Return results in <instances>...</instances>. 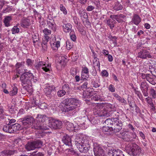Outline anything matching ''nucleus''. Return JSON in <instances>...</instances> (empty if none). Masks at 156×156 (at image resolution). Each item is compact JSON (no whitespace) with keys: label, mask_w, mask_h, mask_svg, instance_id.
I'll return each instance as SVG.
<instances>
[{"label":"nucleus","mask_w":156,"mask_h":156,"mask_svg":"<svg viewBox=\"0 0 156 156\" xmlns=\"http://www.w3.org/2000/svg\"><path fill=\"white\" fill-rule=\"evenodd\" d=\"M75 140L76 145L80 152L85 153L88 152L90 147V144L86 137L76 135Z\"/></svg>","instance_id":"f257e3e1"},{"label":"nucleus","mask_w":156,"mask_h":156,"mask_svg":"<svg viewBox=\"0 0 156 156\" xmlns=\"http://www.w3.org/2000/svg\"><path fill=\"white\" fill-rule=\"evenodd\" d=\"M62 103L66 106L64 108L65 112H69L75 110L77 106L80 105V101L76 98H67L63 100Z\"/></svg>","instance_id":"f03ea898"},{"label":"nucleus","mask_w":156,"mask_h":156,"mask_svg":"<svg viewBox=\"0 0 156 156\" xmlns=\"http://www.w3.org/2000/svg\"><path fill=\"white\" fill-rule=\"evenodd\" d=\"M104 104H98L96 105L93 110V113L96 116L103 117L106 118L112 116L111 112H108L106 110H104Z\"/></svg>","instance_id":"7ed1b4c3"},{"label":"nucleus","mask_w":156,"mask_h":156,"mask_svg":"<svg viewBox=\"0 0 156 156\" xmlns=\"http://www.w3.org/2000/svg\"><path fill=\"white\" fill-rule=\"evenodd\" d=\"M24 70L25 72L26 70ZM20 80L22 85H25V84L30 83V82H32V81L35 83L37 80L36 78H34L32 73L30 71L25 72L21 75L20 77Z\"/></svg>","instance_id":"20e7f679"},{"label":"nucleus","mask_w":156,"mask_h":156,"mask_svg":"<svg viewBox=\"0 0 156 156\" xmlns=\"http://www.w3.org/2000/svg\"><path fill=\"white\" fill-rule=\"evenodd\" d=\"M113 125L111 127V129L113 133H116L119 132L122 129V121L116 118H113Z\"/></svg>","instance_id":"39448f33"},{"label":"nucleus","mask_w":156,"mask_h":156,"mask_svg":"<svg viewBox=\"0 0 156 156\" xmlns=\"http://www.w3.org/2000/svg\"><path fill=\"white\" fill-rule=\"evenodd\" d=\"M62 125V122L59 120H56L53 119H51L49 120L48 128L55 129H61Z\"/></svg>","instance_id":"423d86ee"},{"label":"nucleus","mask_w":156,"mask_h":156,"mask_svg":"<svg viewBox=\"0 0 156 156\" xmlns=\"http://www.w3.org/2000/svg\"><path fill=\"white\" fill-rule=\"evenodd\" d=\"M106 149L108 156H124L122 151L119 149L115 150L109 147Z\"/></svg>","instance_id":"0eeeda50"},{"label":"nucleus","mask_w":156,"mask_h":156,"mask_svg":"<svg viewBox=\"0 0 156 156\" xmlns=\"http://www.w3.org/2000/svg\"><path fill=\"white\" fill-rule=\"evenodd\" d=\"M20 119L21 120L22 125L27 127L30 126L34 121V118L30 115L26 116Z\"/></svg>","instance_id":"6e6552de"},{"label":"nucleus","mask_w":156,"mask_h":156,"mask_svg":"<svg viewBox=\"0 0 156 156\" xmlns=\"http://www.w3.org/2000/svg\"><path fill=\"white\" fill-rule=\"evenodd\" d=\"M152 57L149 51L146 49H142L138 53V57L143 59H146L147 58H152Z\"/></svg>","instance_id":"1a4fd4ad"},{"label":"nucleus","mask_w":156,"mask_h":156,"mask_svg":"<svg viewBox=\"0 0 156 156\" xmlns=\"http://www.w3.org/2000/svg\"><path fill=\"white\" fill-rule=\"evenodd\" d=\"M130 149V154L133 156H138L141 152V148L135 144H133Z\"/></svg>","instance_id":"9d476101"},{"label":"nucleus","mask_w":156,"mask_h":156,"mask_svg":"<svg viewBox=\"0 0 156 156\" xmlns=\"http://www.w3.org/2000/svg\"><path fill=\"white\" fill-rule=\"evenodd\" d=\"M32 128L35 129H42L44 130H47L49 129V128L47 126L43 125L41 123L38 122L37 120L34 122H33Z\"/></svg>","instance_id":"9b49d317"},{"label":"nucleus","mask_w":156,"mask_h":156,"mask_svg":"<svg viewBox=\"0 0 156 156\" xmlns=\"http://www.w3.org/2000/svg\"><path fill=\"white\" fill-rule=\"evenodd\" d=\"M110 17L112 19H114L118 23H120L123 22V20L125 19L126 16L123 14L113 15L110 16Z\"/></svg>","instance_id":"f8f14e48"},{"label":"nucleus","mask_w":156,"mask_h":156,"mask_svg":"<svg viewBox=\"0 0 156 156\" xmlns=\"http://www.w3.org/2000/svg\"><path fill=\"white\" fill-rule=\"evenodd\" d=\"M11 131L10 133H14L16 132L17 131L21 130L23 128L20 124L18 123H15L11 125Z\"/></svg>","instance_id":"ddd939ff"},{"label":"nucleus","mask_w":156,"mask_h":156,"mask_svg":"<svg viewBox=\"0 0 156 156\" xmlns=\"http://www.w3.org/2000/svg\"><path fill=\"white\" fill-rule=\"evenodd\" d=\"M94 151L95 156L103 154L104 151L100 146L96 144L94 145Z\"/></svg>","instance_id":"4468645a"},{"label":"nucleus","mask_w":156,"mask_h":156,"mask_svg":"<svg viewBox=\"0 0 156 156\" xmlns=\"http://www.w3.org/2000/svg\"><path fill=\"white\" fill-rule=\"evenodd\" d=\"M24 62H17L16 65V69L17 73L19 74L23 72V69L24 68Z\"/></svg>","instance_id":"2eb2a0df"},{"label":"nucleus","mask_w":156,"mask_h":156,"mask_svg":"<svg viewBox=\"0 0 156 156\" xmlns=\"http://www.w3.org/2000/svg\"><path fill=\"white\" fill-rule=\"evenodd\" d=\"M62 141L66 145L69 146H72L71 138L67 135H64L62 138Z\"/></svg>","instance_id":"dca6fc26"},{"label":"nucleus","mask_w":156,"mask_h":156,"mask_svg":"<svg viewBox=\"0 0 156 156\" xmlns=\"http://www.w3.org/2000/svg\"><path fill=\"white\" fill-rule=\"evenodd\" d=\"M141 21V19L140 17L136 14H134L133 16L131 22L138 25Z\"/></svg>","instance_id":"f3484780"},{"label":"nucleus","mask_w":156,"mask_h":156,"mask_svg":"<svg viewBox=\"0 0 156 156\" xmlns=\"http://www.w3.org/2000/svg\"><path fill=\"white\" fill-rule=\"evenodd\" d=\"M145 100L147 102L148 106H150L151 110L152 111L154 112L155 110V108L152 99L151 98L148 97L145 98Z\"/></svg>","instance_id":"a211bd4d"},{"label":"nucleus","mask_w":156,"mask_h":156,"mask_svg":"<svg viewBox=\"0 0 156 156\" xmlns=\"http://www.w3.org/2000/svg\"><path fill=\"white\" fill-rule=\"evenodd\" d=\"M55 88V87L54 86L47 85L44 88V92L47 95H50L51 92L53 91Z\"/></svg>","instance_id":"6ab92c4d"},{"label":"nucleus","mask_w":156,"mask_h":156,"mask_svg":"<svg viewBox=\"0 0 156 156\" xmlns=\"http://www.w3.org/2000/svg\"><path fill=\"white\" fill-rule=\"evenodd\" d=\"M36 119L38 122L41 123L43 125H44V122L47 119V117L44 115L38 114Z\"/></svg>","instance_id":"aec40b11"},{"label":"nucleus","mask_w":156,"mask_h":156,"mask_svg":"<svg viewBox=\"0 0 156 156\" xmlns=\"http://www.w3.org/2000/svg\"><path fill=\"white\" fill-rule=\"evenodd\" d=\"M104 105L105 106L106 108L108 110V111L107 110L108 112H111L112 115L110 116L112 117V113H114V112L112 111H115L116 110V108L115 105L108 103L105 105Z\"/></svg>","instance_id":"412c9836"},{"label":"nucleus","mask_w":156,"mask_h":156,"mask_svg":"<svg viewBox=\"0 0 156 156\" xmlns=\"http://www.w3.org/2000/svg\"><path fill=\"white\" fill-rule=\"evenodd\" d=\"M30 25V20L27 19L23 20L20 23L21 26L24 28H27Z\"/></svg>","instance_id":"4be33fe9"},{"label":"nucleus","mask_w":156,"mask_h":156,"mask_svg":"<svg viewBox=\"0 0 156 156\" xmlns=\"http://www.w3.org/2000/svg\"><path fill=\"white\" fill-rule=\"evenodd\" d=\"M12 20V17L10 16H6L5 17L3 20L4 25L6 27H8L11 25L10 22Z\"/></svg>","instance_id":"5701e85b"},{"label":"nucleus","mask_w":156,"mask_h":156,"mask_svg":"<svg viewBox=\"0 0 156 156\" xmlns=\"http://www.w3.org/2000/svg\"><path fill=\"white\" fill-rule=\"evenodd\" d=\"M113 96L114 97L115 99L119 101V102L122 103L124 105L126 104V101L123 98L121 97L117 94L114 93L113 94Z\"/></svg>","instance_id":"b1692460"},{"label":"nucleus","mask_w":156,"mask_h":156,"mask_svg":"<svg viewBox=\"0 0 156 156\" xmlns=\"http://www.w3.org/2000/svg\"><path fill=\"white\" fill-rule=\"evenodd\" d=\"M22 85L23 88L29 93H32L33 92L32 82H30V83L25 84V85L22 84Z\"/></svg>","instance_id":"393cba45"},{"label":"nucleus","mask_w":156,"mask_h":156,"mask_svg":"<svg viewBox=\"0 0 156 156\" xmlns=\"http://www.w3.org/2000/svg\"><path fill=\"white\" fill-rule=\"evenodd\" d=\"M35 149L41 148L43 146V143L40 140H37L33 141Z\"/></svg>","instance_id":"a878e982"},{"label":"nucleus","mask_w":156,"mask_h":156,"mask_svg":"<svg viewBox=\"0 0 156 156\" xmlns=\"http://www.w3.org/2000/svg\"><path fill=\"white\" fill-rule=\"evenodd\" d=\"M62 27L64 32L66 33H68L71 30L72 26L71 24L67 23L64 24L63 25Z\"/></svg>","instance_id":"bb28decb"},{"label":"nucleus","mask_w":156,"mask_h":156,"mask_svg":"<svg viewBox=\"0 0 156 156\" xmlns=\"http://www.w3.org/2000/svg\"><path fill=\"white\" fill-rule=\"evenodd\" d=\"M32 38L33 42L34 45H35V44L36 43L38 45L41 44V42H40L39 35L38 34H34L33 35Z\"/></svg>","instance_id":"cd10ccee"},{"label":"nucleus","mask_w":156,"mask_h":156,"mask_svg":"<svg viewBox=\"0 0 156 156\" xmlns=\"http://www.w3.org/2000/svg\"><path fill=\"white\" fill-rule=\"evenodd\" d=\"M25 148L27 151H30L34 150L35 148L32 142H28L25 146Z\"/></svg>","instance_id":"c85d7f7f"},{"label":"nucleus","mask_w":156,"mask_h":156,"mask_svg":"<svg viewBox=\"0 0 156 156\" xmlns=\"http://www.w3.org/2000/svg\"><path fill=\"white\" fill-rule=\"evenodd\" d=\"M55 41L53 43H51V46L54 50H57L58 47L60 46V42L58 41H57L55 39Z\"/></svg>","instance_id":"c756f323"},{"label":"nucleus","mask_w":156,"mask_h":156,"mask_svg":"<svg viewBox=\"0 0 156 156\" xmlns=\"http://www.w3.org/2000/svg\"><path fill=\"white\" fill-rule=\"evenodd\" d=\"M123 8L122 5L118 2H115L113 6V9L116 11L121 10Z\"/></svg>","instance_id":"7c9ffc66"},{"label":"nucleus","mask_w":156,"mask_h":156,"mask_svg":"<svg viewBox=\"0 0 156 156\" xmlns=\"http://www.w3.org/2000/svg\"><path fill=\"white\" fill-rule=\"evenodd\" d=\"M49 19L48 20H47V23L48 25V27L52 29L53 30L55 31V23L54 22H53V20H51Z\"/></svg>","instance_id":"2f4dec72"},{"label":"nucleus","mask_w":156,"mask_h":156,"mask_svg":"<svg viewBox=\"0 0 156 156\" xmlns=\"http://www.w3.org/2000/svg\"><path fill=\"white\" fill-rule=\"evenodd\" d=\"M116 23L114 19L108 20L107 21V24L108 25L111 29H113L114 27V24Z\"/></svg>","instance_id":"473e14b6"},{"label":"nucleus","mask_w":156,"mask_h":156,"mask_svg":"<svg viewBox=\"0 0 156 156\" xmlns=\"http://www.w3.org/2000/svg\"><path fill=\"white\" fill-rule=\"evenodd\" d=\"M18 88L16 86H12L11 90L9 92L10 95L13 96L16 95L17 93Z\"/></svg>","instance_id":"72a5a7b5"},{"label":"nucleus","mask_w":156,"mask_h":156,"mask_svg":"<svg viewBox=\"0 0 156 156\" xmlns=\"http://www.w3.org/2000/svg\"><path fill=\"white\" fill-rule=\"evenodd\" d=\"M140 85L141 90H146L148 88L149 86L146 82H141Z\"/></svg>","instance_id":"f704fd0d"},{"label":"nucleus","mask_w":156,"mask_h":156,"mask_svg":"<svg viewBox=\"0 0 156 156\" xmlns=\"http://www.w3.org/2000/svg\"><path fill=\"white\" fill-rule=\"evenodd\" d=\"M153 76L150 75L148 78H147V80L152 85H154L156 84V80L153 77Z\"/></svg>","instance_id":"c9c22d12"},{"label":"nucleus","mask_w":156,"mask_h":156,"mask_svg":"<svg viewBox=\"0 0 156 156\" xmlns=\"http://www.w3.org/2000/svg\"><path fill=\"white\" fill-rule=\"evenodd\" d=\"M113 118L112 119H108L106 120L105 122V123L108 126H110V127L113 125Z\"/></svg>","instance_id":"e433bc0d"},{"label":"nucleus","mask_w":156,"mask_h":156,"mask_svg":"<svg viewBox=\"0 0 156 156\" xmlns=\"http://www.w3.org/2000/svg\"><path fill=\"white\" fill-rule=\"evenodd\" d=\"M70 36L71 39L73 41H76V34L74 30H71L70 33Z\"/></svg>","instance_id":"4c0bfd02"},{"label":"nucleus","mask_w":156,"mask_h":156,"mask_svg":"<svg viewBox=\"0 0 156 156\" xmlns=\"http://www.w3.org/2000/svg\"><path fill=\"white\" fill-rule=\"evenodd\" d=\"M11 125H10L9 124L4 126L3 127V130L6 132L10 133V131H11Z\"/></svg>","instance_id":"58836bf2"},{"label":"nucleus","mask_w":156,"mask_h":156,"mask_svg":"<svg viewBox=\"0 0 156 156\" xmlns=\"http://www.w3.org/2000/svg\"><path fill=\"white\" fill-rule=\"evenodd\" d=\"M91 99L94 101H102V99L101 98V96L99 95H94L91 98Z\"/></svg>","instance_id":"ea45409f"},{"label":"nucleus","mask_w":156,"mask_h":156,"mask_svg":"<svg viewBox=\"0 0 156 156\" xmlns=\"http://www.w3.org/2000/svg\"><path fill=\"white\" fill-rule=\"evenodd\" d=\"M149 93L150 96L153 98H156V92L153 89L151 88L150 89Z\"/></svg>","instance_id":"a19ab883"},{"label":"nucleus","mask_w":156,"mask_h":156,"mask_svg":"<svg viewBox=\"0 0 156 156\" xmlns=\"http://www.w3.org/2000/svg\"><path fill=\"white\" fill-rule=\"evenodd\" d=\"M12 33L13 34H15L18 33L20 31L19 28L17 27V25L14 26L11 30Z\"/></svg>","instance_id":"79ce46f5"},{"label":"nucleus","mask_w":156,"mask_h":156,"mask_svg":"<svg viewBox=\"0 0 156 156\" xmlns=\"http://www.w3.org/2000/svg\"><path fill=\"white\" fill-rule=\"evenodd\" d=\"M66 93L65 91L63 90H59L57 92V94L58 97H62L64 96Z\"/></svg>","instance_id":"37998d69"},{"label":"nucleus","mask_w":156,"mask_h":156,"mask_svg":"<svg viewBox=\"0 0 156 156\" xmlns=\"http://www.w3.org/2000/svg\"><path fill=\"white\" fill-rule=\"evenodd\" d=\"M45 65L44 62L43 61H39L36 65H35V67L37 69H38L42 66Z\"/></svg>","instance_id":"c03bdc74"},{"label":"nucleus","mask_w":156,"mask_h":156,"mask_svg":"<svg viewBox=\"0 0 156 156\" xmlns=\"http://www.w3.org/2000/svg\"><path fill=\"white\" fill-rule=\"evenodd\" d=\"M74 126L73 124L72 123H69L67 125V129L68 130L70 131H73L74 129Z\"/></svg>","instance_id":"a18cd8bd"},{"label":"nucleus","mask_w":156,"mask_h":156,"mask_svg":"<svg viewBox=\"0 0 156 156\" xmlns=\"http://www.w3.org/2000/svg\"><path fill=\"white\" fill-rule=\"evenodd\" d=\"M79 13L80 14V16L84 19H87L88 18V16L87 13L83 11H80Z\"/></svg>","instance_id":"49530a36"},{"label":"nucleus","mask_w":156,"mask_h":156,"mask_svg":"<svg viewBox=\"0 0 156 156\" xmlns=\"http://www.w3.org/2000/svg\"><path fill=\"white\" fill-rule=\"evenodd\" d=\"M66 44V47L68 50H70L72 48L73 45V42L69 41H67Z\"/></svg>","instance_id":"de8ad7c7"},{"label":"nucleus","mask_w":156,"mask_h":156,"mask_svg":"<svg viewBox=\"0 0 156 156\" xmlns=\"http://www.w3.org/2000/svg\"><path fill=\"white\" fill-rule=\"evenodd\" d=\"M81 73L89 75V71L88 68L86 67H82Z\"/></svg>","instance_id":"09e8293b"},{"label":"nucleus","mask_w":156,"mask_h":156,"mask_svg":"<svg viewBox=\"0 0 156 156\" xmlns=\"http://www.w3.org/2000/svg\"><path fill=\"white\" fill-rule=\"evenodd\" d=\"M93 64L97 66L100 67V63L98 59L96 57H94L93 60Z\"/></svg>","instance_id":"8fccbe9b"},{"label":"nucleus","mask_w":156,"mask_h":156,"mask_svg":"<svg viewBox=\"0 0 156 156\" xmlns=\"http://www.w3.org/2000/svg\"><path fill=\"white\" fill-rule=\"evenodd\" d=\"M60 9L61 11L63 12L64 14H67V11L62 4H60Z\"/></svg>","instance_id":"3c124183"},{"label":"nucleus","mask_w":156,"mask_h":156,"mask_svg":"<svg viewBox=\"0 0 156 156\" xmlns=\"http://www.w3.org/2000/svg\"><path fill=\"white\" fill-rule=\"evenodd\" d=\"M102 130L103 132H108L109 130L111 131L112 129H111V128L110 126H105L102 127Z\"/></svg>","instance_id":"603ef678"},{"label":"nucleus","mask_w":156,"mask_h":156,"mask_svg":"<svg viewBox=\"0 0 156 156\" xmlns=\"http://www.w3.org/2000/svg\"><path fill=\"white\" fill-rule=\"evenodd\" d=\"M40 108L42 109H45L47 108V107L46 104L45 103H41L38 106Z\"/></svg>","instance_id":"864d4df0"},{"label":"nucleus","mask_w":156,"mask_h":156,"mask_svg":"<svg viewBox=\"0 0 156 156\" xmlns=\"http://www.w3.org/2000/svg\"><path fill=\"white\" fill-rule=\"evenodd\" d=\"M89 77V75L81 73V80H86L87 78H88Z\"/></svg>","instance_id":"5fc2aeb1"},{"label":"nucleus","mask_w":156,"mask_h":156,"mask_svg":"<svg viewBox=\"0 0 156 156\" xmlns=\"http://www.w3.org/2000/svg\"><path fill=\"white\" fill-rule=\"evenodd\" d=\"M95 5H93L88 6L86 8V10L88 11H91L94 9Z\"/></svg>","instance_id":"6e6d98bb"},{"label":"nucleus","mask_w":156,"mask_h":156,"mask_svg":"<svg viewBox=\"0 0 156 156\" xmlns=\"http://www.w3.org/2000/svg\"><path fill=\"white\" fill-rule=\"evenodd\" d=\"M43 33L45 35H50L51 33V31L47 28L44 29L43 31Z\"/></svg>","instance_id":"4d7b16f0"},{"label":"nucleus","mask_w":156,"mask_h":156,"mask_svg":"<svg viewBox=\"0 0 156 156\" xmlns=\"http://www.w3.org/2000/svg\"><path fill=\"white\" fill-rule=\"evenodd\" d=\"M102 76L105 77H108V72L106 70H104L102 71L101 73Z\"/></svg>","instance_id":"13d9d810"},{"label":"nucleus","mask_w":156,"mask_h":156,"mask_svg":"<svg viewBox=\"0 0 156 156\" xmlns=\"http://www.w3.org/2000/svg\"><path fill=\"white\" fill-rule=\"evenodd\" d=\"M150 71L153 76L156 77V65H154V70H151Z\"/></svg>","instance_id":"bf43d9fd"},{"label":"nucleus","mask_w":156,"mask_h":156,"mask_svg":"<svg viewBox=\"0 0 156 156\" xmlns=\"http://www.w3.org/2000/svg\"><path fill=\"white\" fill-rule=\"evenodd\" d=\"M26 62L27 65L29 66H31L33 63V61L30 59H27V60Z\"/></svg>","instance_id":"052dcab7"},{"label":"nucleus","mask_w":156,"mask_h":156,"mask_svg":"<svg viewBox=\"0 0 156 156\" xmlns=\"http://www.w3.org/2000/svg\"><path fill=\"white\" fill-rule=\"evenodd\" d=\"M109 90L112 92H114L115 91V88L112 84H110L109 87Z\"/></svg>","instance_id":"680f3d73"},{"label":"nucleus","mask_w":156,"mask_h":156,"mask_svg":"<svg viewBox=\"0 0 156 156\" xmlns=\"http://www.w3.org/2000/svg\"><path fill=\"white\" fill-rule=\"evenodd\" d=\"M7 151L8 155H13L15 152H17V151L15 150H8Z\"/></svg>","instance_id":"e2e57ef3"},{"label":"nucleus","mask_w":156,"mask_h":156,"mask_svg":"<svg viewBox=\"0 0 156 156\" xmlns=\"http://www.w3.org/2000/svg\"><path fill=\"white\" fill-rule=\"evenodd\" d=\"M150 75V74H145L144 73H142V77L143 79H146L147 80V78H148Z\"/></svg>","instance_id":"0e129e2a"},{"label":"nucleus","mask_w":156,"mask_h":156,"mask_svg":"<svg viewBox=\"0 0 156 156\" xmlns=\"http://www.w3.org/2000/svg\"><path fill=\"white\" fill-rule=\"evenodd\" d=\"M7 151H4L1 153L0 156H8Z\"/></svg>","instance_id":"69168bd1"},{"label":"nucleus","mask_w":156,"mask_h":156,"mask_svg":"<svg viewBox=\"0 0 156 156\" xmlns=\"http://www.w3.org/2000/svg\"><path fill=\"white\" fill-rule=\"evenodd\" d=\"M35 153V152H34L32 153V154L34 156H44V154L41 152H38L36 154H34Z\"/></svg>","instance_id":"338daca9"},{"label":"nucleus","mask_w":156,"mask_h":156,"mask_svg":"<svg viewBox=\"0 0 156 156\" xmlns=\"http://www.w3.org/2000/svg\"><path fill=\"white\" fill-rule=\"evenodd\" d=\"M148 90V89L146 90H142L143 95L145 97H148V94L147 92Z\"/></svg>","instance_id":"774afa93"}]
</instances>
